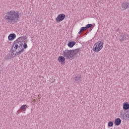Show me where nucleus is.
Masks as SVG:
<instances>
[{"label":"nucleus","instance_id":"f257e3e1","mask_svg":"<svg viewBox=\"0 0 129 129\" xmlns=\"http://www.w3.org/2000/svg\"><path fill=\"white\" fill-rule=\"evenodd\" d=\"M23 40H27V37L24 36L19 37L14 42L13 45L12 46L11 49H13L17 55H21L24 52Z\"/></svg>","mask_w":129,"mask_h":129},{"label":"nucleus","instance_id":"f03ea898","mask_svg":"<svg viewBox=\"0 0 129 129\" xmlns=\"http://www.w3.org/2000/svg\"><path fill=\"white\" fill-rule=\"evenodd\" d=\"M5 20L10 24H15L19 21L20 18V13L14 10L8 12L7 15L5 16Z\"/></svg>","mask_w":129,"mask_h":129},{"label":"nucleus","instance_id":"7ed1b4c3","mask_svg":"<svg viewBox=\"0 0 129 129\" xmlns=\"http://www.w3.org/2000/svg\"><path fill=\"white\" fill-rule=\"evenodd\" d=\"M103 45H104V43L101 41H98L94 45V48L93 49L94 52H99L103 48Z\"/></svg>","mask_w":129,"mask_h":129},{"label":"nucleus","instance_id":"20e7f679","mask_svg":"<svg viewBox=\"0 0 129 129\" xmlns=\"http://www.w3.org/2000/svg\"><path fill=\"white\" fill-rule=\"evenodd\" d=\"M71 50H66L62 51V56L66 57V58L69 60H73V55Z\"/></svg>","mask_w":129,"mask_h":129},{"label":"nucleus","instance_id":"39448f33","mask_svg":"<svg viewBox=\"0 0 129 129\" xmlns=\"http://www.w3.org/2000/svg\"><path fill=\"white\" fill-rule=\"evenodd\" d=\"M19 54H17V52L14 51L13 48H11L9 51V53L5 57V60H10V59H12V58H14V57H16V56H18Z\"/></svg>","mask_w":129,"mask_h":129},{"label":"nucleus","instance_id":"423d86ee","mask_svg":"<svg viewBox=\"0 0 129 129\" xmlns=\"http://www.w3.org/2000/svg\"><path fill=\"white\" fill-rule=\"evenodd\" d=\"M66 17V15L64 14H59L57 18L55 19L56 22L57 23H60V22H62L63 21L64 19Z\"/></svg>","mask_w":129,"mask_h":129},{"label":"nucleus","instance_id":"0eeeda50","mask_svg":"<svg viewBox=\"0 0 129 129\" xmlns=\"http://www.w3.org/2000/svg\"><path fill=\"white\" fill-rule=\"evenodd\" d=\"M127 38H128V35L126 33H122L120 35L119 41L120 42H123L126 40Z\"/></svg>","mask_w":129,"mask_h":129},{"label":"nucleus","instance_id":"6e6552de","mask_svg":"<svg viewBox=\"0 0 129 129\" xmlns=\"http://www.w3.org/2000/svg\"><path fill=\"white\" fill-rule=\"evenodd\" d=\"M81 48H78L75 50H71L72 51V55H73V59H74L75 57L77 56V53L79 52V51H81Z\"/></svg>","mask_w":129,"mask_h":129},{"label":"nucleus","instance_id":"1a4fd4ad","mask_svg":"<svg viewBox=\"0 0 129 129\" xmlns=\"http://www.w3.org/2000/svg\"><path fill=\"white\" fill-rule=\"evenodd\" d=\"M121 117L122 118L123 120H129V117L127 113L124 112V113L121 114Z\"/></svg>","mask_w":129,"mask_h":129},{"label":"nucleus","instance_id":"9d476101","mask_svg":"<svg viewBox=\"0 0 129 129\" xmlns=\"http://www.w3.org/2000/svg\"><path fill=\"white\" fill-rule=\"evenodd\" d=\"M74 79L75 82H76V83H79V82H80V81H81V76L78 75V76H77V77H75L74 78Z\"/></svg>","mask_w":129,"mask_h":129},{"label":"nucleus","instance_id":"9b49d317","mask_svg":"<svg viewBox=\"0 0 129 129\" xmlns=\"http://www.w3.org/2000/svg\"><path fill=\"white\" fill-rule=\"evenodd\" d=\"M16 38V34L12 33L10 34L8 36V39L9 41H13L14 39Z\"/></svg>","mask_w":129,"mask_h":129},{"label":"nucleus","instance_id":"f8f14e48","mask_svg":"<svg viewBox=\"0 0 129 129\" xmlns=\"http://www.w3.org/2000/svg\"><path fill=\"white\" fill-rule=\"evenodd\" d=\"M123 109H124V110H127L129 109L128 102H126L123 104Z\"/></svg>","mask_w":129,"mask_h":129},{"label":"nucleus","instance_id":"ddd939ff","mask_svg":"<svg viewBox=\"0 0 129 129\" xmlns=\"http://www.w3.org/2000/svg\"><path fill=\"white\" fill-rule=\"evenodd\" d=\"M114 123L115 125H119L121 123V119L119 118H117L115 119Z\"/></svg>","mask_w":129,"mask_h":129},{"label":"nucleus","instance_id":"4468645a","mask_svg":"<svg viewBox=\"0 0 129 129\" xmlns=\"http://www.w3.org/2000/svg\"><path fill=\"white\" fill-rule=\"evenodd\" d=\"M122 9H124V10H126V9H128L129 3L127 2L123 3L122 4Z\"/></svg>","mask_w":129,"mask_h":129},{"label":"nucleus","instance_id":"2eb2a0df","mask_svg":"<svg viewBox=\"0 0 129 129\" xmlns=\"http://www.w3.org/2000/svg\"><path fill=\"white\" fill-rule=\"evenodd\" d=\"M75 45H76V42L75 41H71L69 43H68V46L70 48H73V47L75 46Z\"/></svg>","mask_w":129,"mask_h":129},{"label":"nucleus","instance_id":"dca6fc26","mask_svg":"<svg viewBox=\"0 0 129 129\" xmlns=\"http://www.w3.org/2000/svg\"><path fill=\"white\" fill-rule=\"evenodd\" d=\"M58 61L60 63H63V62H65V57H64V56H60L58 58Z\"/></svg>","mask_w":129,"mask_h":129},{"label":"nucleus","instance_id":"f3484780","mask_svg":"<svg viewBox=\"0 0 129 129\" xmlns=\"http://www.w3.org/2000/svg\"><path fill=\"white\" fill-rule=\"evenodd\" d=\"M25 41L23 42L24 44L23 45V49H24V51H25V49H27L28 48V45H27V43H28V40L27 39H24Z\"/></svg>","mask_w":129,"mask_h":129},{"label":"nucleus","instance_id":"a211bd4d","mask_svg":"<svg viewBox=\"0 0 129 129\" xmlns=\"http://www.w3.org/2000/svg\"><path fill=\"white\" fill-rule=\"evenodd\" d=\"M27 107H28L27 105H23L21 106L20 109L22 111H26V110H27Z\"/></svg>","mask_w":129,"mask_h":129},{"label":"nucleus","instance_id":"6ab92c4d","mask_svg":"<svg viewBox=\"0 0 129 129\" xmlns=\"http://www.w3.org/2000/svg\"><path fill=\"white\" fill-rule=\"evenodd\" d=\"M93 26V25L91 24H89L86 25V29H89V28H91V27H92Z\"/></svg>","mask_w":129,"mask_h":129},{"label":"nucleus","instance_id":"aec40b11","mask_svg":"<svg viewBox=\"0 0 129 129\" xmlns=\"http://www.w3.org/2000/svg\"><path fill=\"white\" fill-rule=\"evenodd\" d=\"M113 126V122L111 121L108 123V126L111 127Z\"/></svg>","mask_w":129,"mask_h":129},{"label":"nucleus","instance_id":"412c9836","mask_svg":"<svg viewBox=\"0 0 129 129\" xmlns=\"http://www.w3.org/2000/svg\"><path fill=\"white\" fill-rule=\"evenodd\" d=\"M80 30H81V32H83V31H85V30H87V29H86V27H81Z\"/></svg>","mask_w":129,"mask_h":129},{"label":"nucleus","instance_id":"4be33fe9","mask_svg":"<svg viewBox=\"0 0 129 129\" xmlns=\"http://www.w3.org/2000/svg\"><path fill=\"white\" fill-rule=\"evenodd\" d=\"M126 113H127V115H128V117L129 118V109L126 111Z\"/></svg>","mask_w":129,"mask_h":129},{"label":"nucleus","instance_id":"5701e85b","mask_svg":"<svg viewBox=\"0 0 129 129\" xmlns=\"http://www.w3.org/2000/svg\"><path fill=\"white\" fill-rule=\"evenodd\" d=\"M81 32L82 31H81V30L80 29V31L78 32V34H81Z\"/></svg>","mask_w":129,"mask_h":129},{"label":"nucleus","instance_id":"b1692460","mask_svg":"<svg viewBox=\"0 0 129 129\" xmlns=\"http://www.w3.org/2000/svg\"><path fill=\"white\" fill-rule=\"evenodd\" d=\"M91 31H92V28L90 29V32H91Z\"/></svg>","mask_w":129,"mask_h":129},{"label":"nucleus","instance_id":"393cba45","mask_svg":"<svg viewBox=\"0 0 129 129\" xmlns=\"http://www.w3.org/2000/svg\"><path fill=\"white\" fill-rule=\"evenodd\" d=\"M33 101H35V102H36V101H35V99L33 100Z\"/></svg>","mask_w":129,"mask_h":129},{"label":"nucleus","instance_id":"a878e982","mask_svg":"<svg viewBox=\"0 0 129 129\" xmlns=\"http://www.w3.org/2000/svg\"><path fill=\"white\" fill-rule=\"evenodd\" d=\"M117 30H119V28H118Z\"/></svg>","mask_w":129,"mask_h":129},{"label":"nucleus","instance_id":"bb28decb","mask_svg":"<svg viewBox=\"0 0 129 129\" xmlns=\"http://www.w3.org/2000/svg\"><path fill=\"white\" fill-rule=\"evenodd\" d=\"M38 99H40V98H39Z\"/></svg>","mask_w":129,"mask_h":129}]
</instances>
